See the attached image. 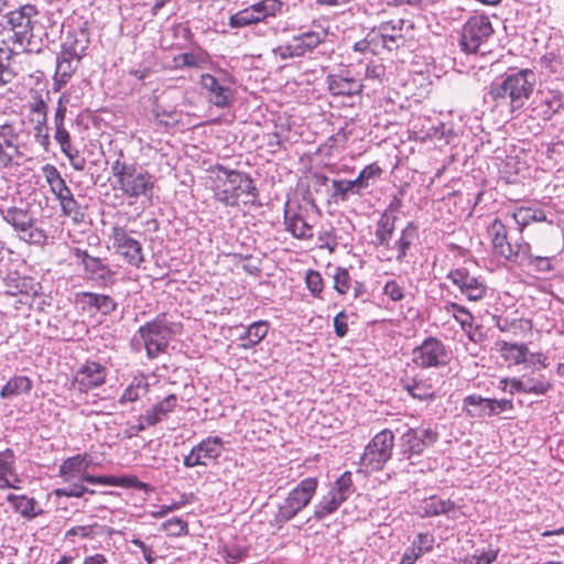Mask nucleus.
I'll return each mask as SVG.
<instances>
[{
	"instance_id": "603ef678",
	"label": "nucleus",
	"mask_w": 564,
	"mask_h": 564,
	"mask_svg": "<svg viewBox=\"0 0 564 564\" xmlns=\"http://www.w3.org/2000/svg\"><path fill=\"white\" fill-rule=\"evenodd\" d=\"M381 172L382 170L376 163L367 165L359 172L358 176L352 180V182L356 184L360 194L364 189L369 187L370 181L380 176Z\"/></svg>"
},
{
	"instance_id": "f8f14e48",
	"label": "nucleus",
	"mask_w": 564,
	"mask_h": 564,
	"mask_svg": "<svg viewBox=\"0 0 564 564\" xmlns=\"http://www.w3.org/2000/svg\"><path fill=\"white\" fill-rule=\"evenodd\" d=\"M494 28L485 14L471 15L463 25L460 35L462 50L468 54L476 53L492 35Z\"/></svg>"
},
{
	"instance_id": "f257e3e1",
	"label": "nucleus",
	"mask_w": 564,
	"mask_h": 564,
	"mask_svg": "<svg viewBox=\"0 0 564 564\" xmlns=\"http://www.w3.org/2000/svg\"><path fill=\"white\" fill-rule=\"evenodd\" d=\"M214 197L225 206H237L243 197L245 205H256L259 191L249 174L217 165L212 183Z\"/></svg>"
},
{
	"instance_id": "393cba45",
	"label": "nucleus",
	"mask_w": 564,
	"mask_h": 564,
	"mask_svg": "<svg viewBox=\"0 0 564 564\" xmlns=\"http://www.w3.org/2000/svg\"><path fill=\"white\" fill-rule=\"evenodd\" d=\"M327 85L328 90L333 96H355L362 89L360 82L350 76L348 72L328 75Z\"/></svg>"
},
{
	"instance_id": "f03ea898",
	"label": "nucleus",
	"mask_w": 564,
	"mask_h": 564,
	"mask_svg": "<svg viewBox=\"0 0 564 564\" xmlns=\"http://www.w3.org/2000/svg\"><path fill=\"white\" fill-rule=\"evenodd\" d=\"M535 85V74L531 69L507 73L500 82H494L489 96L496 106H508L510 111L521 109L530 98Z\"/></svg>"
},
{
	"instance_id": "412c9836",
	"label": "nucleus",
	"mask_w": 564,
	"mask_h": 564,
	"mask_svg": "<svg viewBox=\"0 0 564 564\" xmlns=\"http://www.w3.org/2000/svg\"><path fill=\"white\" fill-rule=\"evenodd\" d=\"M75 257L80 260L85 273L99 285H111L116 281V272L99 258L90 256L86 250L75 249Z\"/></svg>"
},
{
	"instance_id": "f704fd0d",
	"label": "nucleus",
	"mask_w": 564,
	"mask_h": 564,
	"mask_svg": "<svg viewBox=\"0 0 564 564\" xmlns=\"http://www.w3.org/2000/svg\"><path fill=\"white\" fill-rule=\"evenodd\" d=\"M269 332V324L265 321H258L248 326L246 332L239 337V347L251 349L257 346Z\"/></svg>"
},
{
	"instance_id": "bb28decb",
	"label": "nucleus",
	"mask_w": 564,
	"mask_h": 564,
	"mask_svg": "<svg viewBox=\"0 0 564 564\" xmlns=\"http://www.w3.org/2000/svg\"><path fill=\"white\" fill-rule=\"evenodd\" d=\"M28 123L30 126L22 128V130L25 132V139H29L32 143V151H34L36 147L43 152H48L51 140L47 120L29 119Z\"/></svg>"
},
{
	"instance_id": "9d476101",
	"label": "nucleus",
	"mask_w": 564,
	"mask_h": 564,
	"mask_svg": "<svg viewBox=\"0 0 564 564\" xmlns=\"http://www.w3.org/2000/svg\"><path fill=\"white\" fill-rule=\"evenodd\" d=\"M26 152H32V143L25 139V132L13 124L0 126V164L10 165L14 159H20Z\"/></svg>"
},
{
	"instance_id": "4be33fe9",
	"label": "nucleus",
	"mask_w": 564,
	"mask_h": 564,
	"mask_svg": "<svg viewBox=\"0 0 564 564\" xmlns=\"http://www.w3.org/2000/svg\"><path fill=\"white\" fill-rule=\"evenodd\" d=\"M406 21L397 18L381 22L373 28L380 48L392 51L404 43V26Z\"/></svg>"
},
{
	"instance_id": "a19ab883",
	"label": "nucleus",
	"mask_w": 564,
	"mask_h": 564,
	"mask_svg": "<svg viewBox=\"0 0 564 564\" xmlns=\"http://www.w3.org/2000/svg\"><path fill=\"white\" fill-rule=\"evenodd\" d=\"M403 389L413 398L420 401L433 400L435 393L426 381L411 378L402 381Z\"/></svg>"
},
{
	"instance_id": "72a5a7b5",
	"label": "nucleus",
	"mask_w": 564,
	"mask_h": 564,
	"mask_svg": "<svg viewBox=\"0 0 564 564\" xmlns=\"http://www.w3.org/2000/svg\"><path fill=\"white\" fill-rule=\"evenodd\" d=\"M43 174L52 193L56 196L58 202L72 195L70 188L62 177L59 171L52 164H46L43 167Z\"/></svg>"
},
{
	"instance_id": "1a4fd4ad",
	"label": "nucleus",
	"mask_w": 564,
	"mask_h": 564,
	"mask_svg": "<svg viewBox=\"0 0 564 564\" xmlns=\"http://www.w3.org/2000/svg\"><path fill=\"white\" fill-rule=\"evenodd\" d=\"M394 446V435L390 430H382L377 433L360 458V465L367 471H378L383 468L386 463L391 458Z\"/></svg>"
},
{
	"instance_id": "69168bd1",
	"label": "nucleus",
	"mask_w": 564,
	"mask_h": 564,
	"mask_svg": "<svg viewBox=\"0 0 564 564\" xmlns=\"http://www.w3.org/2000/svg\"><path fill=\"white\" fill-rule=\"evenodd\" d=\"M162 530L171 536H181L188 533V524L181 518H171L162 523Z\"/></svg>"
},
{
	"instance_id": "09e8293b",
	"label": "nucleus",
	"mask_w": 564,
	"mask_h": 564,
	"mask_svg": "<svg viewBox=\"0 0 564 564\" xmlns=\"http://www.w3.org/2000/svg\"><path fill=\"white\" fill-rule=\"evenodd\" d=\"M329 490L345 502L355 492L351 473H343L332 485Z\"/></svg>"
},
{
	"instance_id": "de8ad7c7",
	"label": "nucleus",
	"mask_w": 564,
	"mask_h": 564,
	"mask_svg": "<svg viewBox=\"0 0 564 564\" xmlns=\"http://www.w3.org/2000/svg\"><path fill=\"white\" fill-rule=\"evenodd\" d=\"M332 189L330 197L335 203L346 202L350 195H360L352 180H333Z\"/></svg>"
},
{
	"instance_id": "6ab92c4d",
	"label": "nucleus",
	"mask_w": 564,
	"mask_h": 564,
	"mask_svg": "<svg viewBox=\"0 0 564 564\" xmlns=\"http://www.w3.org/2000/svg\"><path fill=\"white\" fill-rule=\"evenodd\" d=\"M91 460L88 454H77L63 460L59 465V476L65 482L79 480L91 485H99L100 476L87 473Z\"/></svg>"
},
{
	"instance_id": "ea45409f",
	"label": "nucleus",
	"mask_w": 564,
	"mask_h": 564,
	"mask_svg": "<svg viewBox=\"0 0 564 564\" xmlns=\"http://www.w3.org/2000/svg\"><path fill=\"white\" fill-rule=\"evenodd\" d=\"M397 220L389 216H380L376 225V246L390 250V241L395 229Z\"/></svg>"
},
{
	"instance_id": "4c0bfd02",
	"label": "nucleus",
	"mask_w": 564,
	"mask_h": 564,
	"mask_svg": "<svg viewBox=\"0 0 564 564\" xmlns=\"http://www.w3.org/2000/svg\"><path fill=\"white\" fill-rule=\"evenodd\" d=\"M496 345L501 357L509 365H520L525 361L528 347L524 344H512L501 340Z\"/></svg>"
},
{
	"instance_id": "ddd939ff",
	"label": "nucleus",
	"mask_w": 564,
	"mask_h": 564,
	"mask_svg": "<svg viewBox=\"0 0 564 564\" xmlns=\"http://www.w3.org/2000/svg\"><path fill=\"white\" fill-rule=\"evenodd\" d=\"M202 88L207 94V99L215 107L225 109L232 102L231 77L226 70H219V76L205 73L199 79Z\"/></svg>"
},
{
	"instance_id": "6e6552de",
	"label": "nucleus",
	"mask_w": 564,
	"mask_h": 564,
	"mask_svg": "<svg viewBox=\"0 0 564 564\" xmlns=\"http://www.w3.org/2000/svg\"><path fill=\"white\" fill-rule=\"evenodd\" d=\"M36 8L32 4H25L3 17V28H8L12 32L10 41L22 51H29L36 24Z\"/></svg>"
},
{
	"instance_id": "c85d7f7f",
	"label": "nucleus",
	"mask_w": 564,
	"mask_h": 564,
	"mask_svg": "<svg viewBox=\"0 0 564 564\" xmlns=\"http://www.w3.org/2000/svg\"><path fill=\"white\" fill-rule=\"evenodd\" d=\"M79 62L80 59H77L73 56H67L63 52L57 55L56 69L53 77V86L55 91L61 90L62 87L69 82L75 70L77 69Z\"/></svg>"
},
{
	"instance_id": "7c9ffc66",
	"label": "nucleus",
	"mask_w": 564,
	"mask_h": 564,
	"mask_svg": "<svg viewBox=\"0 0 564 564\" xmlns=\"http://www.w3.org/2000/svg\"><path fill=\"white\" fill-rule=\"evenodd\" d=\"M6 500L11 505L13 511L24 519L31 520L42 513V509L37 507V501L32 497L9 494Z\"/></svg>"
},
{
	"instance_id": "0eeeda50",
	"label": "nucleus",
	"mask_w": 564,
	"mask_h": 564,
	"mask_svg": "<svg viewBox=\"0 0 564 564\" xmlns=\"http://www.w3.org/2000/svg\"><path fill=\"white\" fill-rule=\"evenodd\" d=\"M328 32L322 25H314L304 30L292 39L272 50L274 57L286 61L304 57L312 54L322 43L326 41Z\"/></svg>"
},
{
	"instance_id": "a211bd4d",
	"label": "nucleus",
	"mask_w": 564,
	"mask_h": 564,
	"mask_svg": "<svg viewBox=\"0 0 564 564\" xmlns=\"http://www.w3.org/2000/svg\"><path fill=\"white\" fill-rule=\"evenodd\" d=\"M463 403L467 414L473 417L494 416L513 410V402L510 399H488L478 394L465 397Z\"/></svg>"
},
{
	"instance_id": "dca6fc26",
	"label": "nucleus",
	"mask_w": 564,
	"mask_h": 564,
	"mask_svg": "<svg viewBox=\"0 0 564 564\" xmlns=\"http://www.w3.org/2000/svg\"><path fill=\"white\" fill-rule=\"evenodd\" d=\"M437 441V433L430 429H408L400 437V454L404 459L421 455Z\"/></svg>"
},
{
	"instance_id": "9b49d317",
	"label": "nucleus",
	"mask_w": 564,
	"mask_h": 564,
	"mask_svg": "<svg viewBox=\"0 0 564 564\" xmlns=\"http://www.w3.org/2000/svg\"><path fill=\"white\" fill-rule=\"evenodd\" d=\"M451 351L447 346L436 337H427L411 352V361L421 369L441 368L448 364Z\"/></svg>"
},
{
	"instance_id": "cd10ccee",
	"label": "nucleus",
	"mask_w": 564,
	"mask_h": 564,
	"mask_svg": "<svg viewBox=\"0 0 564 564\" xmlns=\"http://www.w3.org/2000/svg\"><path fill=\"white\" fill-rule=\"evenodd\" d=\"M491 237L494 252L506 259L512 258V245L508 241V231L505 224L496 218L488 228Z\"/></svg>"
},
{
	"instance_id": "423d86ee",
	"label": "nucleus",
	"mask_w": 564,
	"mask_h": 564,
	"mask_svg": "<svg viewBox=\"0 0 564 564\" xmlns=\"http://www.w3.org/2000/svg\"><path fill=\"white\" fill-rule=\"evenodd\" d=\"M2 219L10 225L18 237L36 246H44L47 240L46 232L36 226V220L25 206H0Z\"/></svg>"
},
{
	"instance_id": "0e129e2a",
	"label": "nucleus",
	"mask_w": 564,
	"mask_h": 564,
	"mask_svg": "<svg viewBox=\"0 0 564 564\" xmlns=\"http://www.w3.org/2000/svg\"><path fill=\"white\" fill-rule=\"evenodd\" d=\"M62 212L65 216L70 217L74 221H80L84 218V214L80 209L79 204L75 199L74 195H69L59 202Z\"/></svg>"
},
{
	"instance_id": "a18cd8bd",
	"label": "nucleus",
	"mask_w": 564,
	"mask_h": 564,
	"mask_svg": "<svg viewBox=\"0 0 564 564\" xmlns=\"http://www.w3.org/2000/svg\"><path fill=\"white\" fill-rule=\"evenodd\" d=\"M343 503L330 490L314 506V519L321 521L333 514Z\"/></svg>"
},
{
	"instance_id": "4468645a",
	"label": "nucleus",
	"mask_w": 564,
	"mask_h": 564,
	"mask_svg": "<svg viewBox=\"0 0 564 564\" xmlns=\"http://www.w3.org/2000/svg\"><path fill=\"white\" fill-rule=\"evenodd\" d=\"M110 239L115 252L130 267L139 269L144 262L142 243L133 238L124 227L113 226Z\"/></svg>"
},
{
	"instance_id": "49530a36",
	"label": "nucleus",
	"mask_w": 564,
	"mask_h": 564,
	"mask_svg": "<svg viewBox=\"0 0 564 564\" xmlns=\"http://www.w3.org/2000/svg\"><path fill=\"white\" fill-rule=\"evenodd\" d=\"M149 390V383L145 377H134L130 384L122 392L119 402L128 403L135 402Z\"/></svg>"
},
{
	"instance_id": "052dcab7",
	"label": "nucleus",
	"mask_w": 564,
	"mask_h": 564,
	"mask_svg": "<svg viewBox=\"0 0 564 564\" xmlns=\"http://www.w3.org/2000/svg\"><path fill=\"white\" fill-rule=\"evenodd\" d=\"M523 381L525 394L543 395L552 388L551 382L546 381L543 377H528L524 378Z\"/></svg>"
},
{
	"instance_id": "4d7b16f0",
	"label": "nucleus",
	"mask_w": 564,
	"mask_h": 564,
	"mask_svg": "<svg viewBox=\"0 0 564 564\" xmlns=\"http://www.w3.org/2000/svg\"><path fill=\"white\" fill-rule=\"evenodd\" d=\"M499 554V550L491 545L482 549H476L473 554H468L470 564H492Z\"/></svg>"
},
{
	"instance_id": "58836bf2",
	"label": "nucleus",
	"mask_w": 564,
	"mask_h": 564,
	"mask_svg": "<svg viewBox=\"0 0 564 564\" xmlns=\"http://www.w3.org/2000/svg\"><path fill=\"white\" fill-rule=\"evenodd\" d=\"M443 310L447 314L452 315V317L460 325L464 332H469L473 328L474 316L465 306L456 302L444 301Z\"/></svg>"
},
{
	"instance_id": "3c124183",
	"label": "nucleus",
	"mask_w": 564,
	"mask_h": 564,
	"mask_svg": "<svg viewBox=\"0 0 564 564\" xmlns=\"http://www.w3.org/2000/svg\"><path fill=\"white\" fill-rule=\"evenodd\" d=\"M17 54L14 47H11L8 42L0 45V85L10 80L11 72L9 70L10 62Z\"/></svg>"
},
{
	"instance_id": "bf43d9fd",
	"label": "nucleus",
	"mask_w": 564,
	"mask_h": 564,
	"mask_svg": "<svg viewBox=\"0 0 564 564\" xmlns=\"http://www.w3.org/2000/svg\"><path fill=\"white\" fill-rule=\"evenodd\" d=\"M305 284L310 293L317 299H322L324 290V280L322 274L316 270H307L305 272Z\"/></svg>"
},
{
	"instance_id": "864d4df0",
	"label": "nucleus",
	"mask_w": 564,
	"mask_h": 564,
	"mask_svg": "<svg viewBox=\"0 0 564 564\" xmlns=\"http://www.w3.org/2000/svg\"><path fill=\"white\" fill-rule=\"evenodd\" d=\"M69 485L62 488H56L53 494L55 497L61 498H82L86 492L94 495L96 491L94 489H89L85 486H83V482L77 480L75 482L74 480L68 482Z\"/></svg>"
},
{
	"instance_id": "8fccbe9b",
	"label": "nucleus",
	"mask_w": 564,
	"mask_h": 564,
	"mask_svg": "<svg viewBox=\"0 0 564 564\" xmlns=\"http://www.w3.org/2000/svg\"><path fill=\"white\" fill-rule=\"evenodd\" d=\"M258 23H260V21L256 17V13L252 11L251 6L239 10L238 12L231 14L228 19V25L231 29L246 28Z\"/></svg>"
},
{
	"instance_id": "79ce46f5",
	"label": "nucleus",
	"mask_w": 564,
	"mask_h": 564,
	"mask_svg": "<svg viewBox=\"0 0 564 564\" xmlns=\"http://www.w3.org/2000/svg\"><path fill=\"white\" fill-rule=\"evenodd\" d=\"M99 485L101 486H118L123 488H133L138 490L147 491L149 489V485L139 480L133 475L126 476H109V475H100Z\"/></svg>"
},
{
	"instance_id": "5fc2aeb1",
	"label": "nucleus",
	"mask_w": 564,
	"mask_h": 564,
	"mask_svg": "<svg viewBox=\"0 0 564 564\" xmlns=\"http://www.w3.org/2000/svg\"><path fill=\"white\" fill-rule=\"evenodd\" d=\"M209 61V55L205 51L198 53L185 52L175 57L178 66L202 67Z\"/></svg>"
},
{
	"instance_id": "20e7f679",
	"label": "nucleus",
	"mask_w": 564,
	"mask_h": 564,
	"mask_svg": "<svg viewBox=\"0 0 564 564\" xmlns=\"http://www.w3.org/2000/svg\"><path fill=\"white\" fill-rule=\"evenodd\" d=\"M171 334L172 332L165 321V316L159 315L153 321L147 322L139 327L137 335L132 339V345L137 350L143 346L148 359L153 360L166 351Z\"/></svg>"
},
{
	"instance_id": "e433bc0d",
	"label": "nucleus",
	"mask_w": 564,
	"mask_h": 564,
	"mask_svg": "<svg viewBox=\"0 0 564 564\" xmlns=\"http://www.w3.org/2000/svg\"><path fill=\"white\" fill-rule=\"evenodd\" d=\"M420 508L423 517H436L441 514H449V512L455 510L456 505L449 499L432 496L423 500Z\"/></svg>"
},
{
	"instance_id": "c756f323",
	"label": "nucleus",
	"mask_w": 564,
	"mask_h": 564,
	"mask_svg": "<svg viewBox=\"0 0 564 564\" xmlns=\"http://www.w3.org/2000/svg\"><path fill=\"white\" fill-rule=\"evenodd\" d=\"M177 397L175 394H169L162 401L147 410L142 415V421L149 426H153L156 423L163 421L172 413L177 405Z\"/></svg>"
},
{
	"instance_id": "e2e57ef3",
	"label": "nucleus",
	"mask_w": 564,
	"mask_h": 564,
	"mask_svg": "<svg viewBox=\"0 0 564 564\" xmlns=\"http://www.w3.org/2000/svg\"><path fill=\"white\" fill-rule=\"evenodd\" d=\"M381 48L376 37V32H373V30H371L365 39L354 44V51L362 54H378Z\"/></svg>"
},
{
	"instance_id": "c03bdc74",
	"label": "nucleus",
	"mask_w": 564,
	"mask_h": 564,
	"mask_svg": "<svg viewBox=\"0 0 564 564\" xmlns=\"http://www.w3.org/2000/svg\"><path fill=\"white\" fill-rule=\"evenodd\" d=\"M256 17L261 22H265L269 18H275L282 12L284 3L281 0H260L250 4Z\"/></svg>"
},
{
	"instance_id": "473e14b6",
	"label": "nucleus",
	"mask_w": 564,
	"mask_h": 564,
	"mask_svg": "<svg viewBox=\"0 0 564 564\" xmlns=\"http://www.w3.org/2000/svg\"><path fill=\"white\" fill-rule=\"evenodd\" d=\"M417 226L413 221H409L401 230L399 238L394 241L393 249L397 250L394 260L402 263L413 242L417 239Z\"/></svg>"
},
{
	"instance_id": "6e6d98bb",
	"label": "nucleus",
	"mask_w": 564,
	"mask_h": 564,
	"mask_svg": "<svg viewBox=\"0 0 564 564\" xmlns=\"http://www.w3.org/2000/svg\"><path fill=\"white\" fill-rule=\"evenodd\" d=\"M30 115L26 117V120L29 119H39V120H47V105L42 98L41 94L35 93L32 96V99L29 101L28 105Z\"/></svg>"
},
{
	"instance_id": "39448f33",
	"label": "nucleus",
	"mask_w": 564,
	"mask_h": 564,
	"mask_svg": "<svg viewBox=\"0 0 564 564\" xmlns=\"http://www.w3.org/2000/svg\"><path fill=\"white\" fill-rule=\"evenodd\" d=\"M318 481L315 477L301 480L278 506L273 517V524L282 528L286 522L295 518L312 501L316 494Z\"/></svg>"
},
{
	"instance_id": "b1692460",
	"label": "nucleus",
	"mask_w": 564,
	"mask_h": 564,
	"mask_svg": "<svg viewBox=\"0 0 564 564\" xmlns=\"http://www.w3.org/2000/svg\"><path fill=\"white\" fill-rule=\"evenodd\" d=\"M21 478L17 473L15 454L13 449L6 448L0 452V490L20 489Z\"/></svg>"
},
{
	"instance_id": "37998d69",
	"label": "nucleus",
	"mask_w": 564,
	"mask_h": 564,
	"mask_svg": "<svg viewBox=\"0 0 564 564\" xmlns=\"http://www.w3.org/2000/svg\"><path fill=\"white\" fill-rule=\"evenodd\" d=\"M513 220L520 226L521 230L531 223L546 221V214L540 208L519 207L512 213Z\"/></svg>"
},
{
	"instance_id": "338daca9",
	"label": "nucleus",
	"mask_w": 564,
	"mask_h": 564,
	"mask_svg": "<svg viewBox=\"0 0 564 564\" xmlns=\"http://www.w3.org/2000/svg\"><path fill=\"white\" fill-rule=\"evenodd\" d=\"M382 293L392 302H400L405 297L403 284L393 279L386 282Z\"/></svg>"
},
{
	"instance_id": "774afa93",
	"label": "nucleus",
	"mask_w": 564,
	"mask_h": 564,
	"mask_svg": "<svg viewBox=\"0 0 564 564\" xmlns=\"http://www.w3.org/2000/svg\"><path fill=\"white\" fill-rule=\"evenodd\" d=\"M434 536L429 532H421L416 534L411 545H413L419 553L422 555L429 553L433 550L434 546Z\"/></svg>"
},
{
	"instance_id": "f3484780",
	"label": "nucleus",
	"mask_w": 564,
	"mask_h": 564,
	"mask_svg": "<svg viewBox=\"0 0 564 564\" xmlns=\"http://www.w3.org/2000/svg\"><path fill=\"white\" fill-rule=\"evenodd\" d=\"M223 452V438L219 436H208L202 440L184 456L183 464L186 468L207 466L210 462H215L219 458Z\"/></svg>"
},
{
	"instance_id": "a878e982",
	"label": "nucleus",
	"mask_w": 564,
	"mask_h": 564,
	"mask_svg": "<svg viewBox=\"0 0 564 564\" xmlns=\"http://www.w3.org/2000/svg\"><path fill=\"white\" fill-rule=\"evenodd\" d=\"M564 107V96L557 90L541 93L540 100L535 104L533 112L544 121L551 120Z\"/></svg>"
},
{
	"instance_id": "c9c22d12",
	"label": "nucleus",
	"mask_w": 564,
	"mask_h": 564,
	"mask_svg": "<svg viewBox=\"0 0 564 564\" xmlns=\"http://www.w3.org/2000/svg\"><path fill=\"white\" fill-rule=\"evenodd\" d=\"M33 388L32 380L26 376H14L7 381L0 390L1 399H12L21 394H28Z\"/></svg>"
},
{
	"instance_id": "13d9d810",
	"label": "nucleus",
	"mask_w": 564,
	"mask_h": 564,
	"mask_svg": "<svg viewBox=\"0 0 564 564\" xmlns=\"http://www.w3.org/2000/svg\"><path fill=\"white\" fill-rule=\"evenodd\" d=\"M334 290L340 294H347L351 286V276L346 268L337 267L333 274Z\"/></svg>"
},
{
	"instance_id": "680f3d73",
	"label": "nucleus",
	"mask_w": 564,
	"mask_h": 564,
	"mask_svg": "<svg viewBox=\"0 0 564 564\" xmlns=\"http://www.w3.org/2000/svg\"><path fill=\"white\" fill-rule=\"evenodd\" d=\"M533 257L534 256L531 253V246L528 242L521 240L520 242H517L514 246H512V258L506 260L528 265Z\"/></svg>"
},
{
	"instance_id": "aec40b11",
	"label": "nucleus",
	"mask_w": 564,
	"mask_h": 564,
	"mask_svg": "<svg viewBox=\"0 0 564 564\" xmlns=\"http://www.w3.org/2000/svg\"><path fill=\"white\" fill-rule=\"evenodd\" d=\"M107 369L94 360H86L74 375L73 384L80 392H88L105 383Z\"/></svg>"
},
{
	"instance_id": "2eb2a0df",
	"label": "nucleus",
	"mask_w": 564,
	"mask_h": 564,
	"mask_svg": "<svg viewBox=\"0 0 564 564\" xmlns=\"http://www.w3.org/2000/svg\"><path fill=\"white\" fill-rule=\"evenodd\" d=\"M446 279L449 280L465 296L466 300L478 302L486 297L488 288L485 281L469 273L466 268H455L448 271Z\"/></svg>"
},
{
	"instance_id": "7ed1b4c3",
	"label": "nucleus",
	"mask_w": 564,
	"mask_h": 564,
	"mask_svg": "<svg viewBox=\"0 0 564 564\" xmlns=\"http://www.w3.org/2000/svg\"><path fill=\"white\" fill-rule=\"evenodd\" d=\"M111 172L119 189L129 198L137 199L140 196L152 197L154 183L152 176L142 169L116 160L111 164Z\"/></svg>"
},
{
	"instance_id": "2f4dec72",
	"label": "nucleus",
	"mask_w": 564,
	"mask_h": 564,
	"mask_svg": "<svg viewBox=\"0 0 564 564\" xmlns=\"http://www.w3.org/2000/svg\"><path fill=\"white\" fill-rule=\"evenodd\" d=\"M89 39L85 31L79 30L69 32L62 44V51L67 56H73L77 59L86 54L88 48Z\"/></svg>"
},
{
	"instance_id": "5701e85b",
	"label": "nucleus",
	"mask_w": 564,
	"mask_h": 564,
	"mask_svg": "<svg viewBox=\"0 0 564 564\" xmlns=\"http://www.w3.org/2000/svg\"><path fill=\"white\" fill-rule=\"evenodd\" d=\"M285 229L296 239L308 240L313 238V228L306 221L300 205L286 202L284 207Z\"/></svg>"
}]
</instances>
